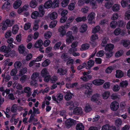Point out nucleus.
I'll return each mask as SVG.
<instances>
[{"instance_id": "nucleus-1", "label": "nucleus", "mask_w": 130, "mask_h": 130, "mask_svg": "<svg viewBox=\"0 0 130 130\" xmlns=\"http://www.w3.org/2000/svg\"><path fill=\"white\" fill-rule=\"evenodd\" d=\"M12 44H8L7 46L3 45L1 46L0 48V52L4 53H9L11 50L12 48L10 46L12 47Z\"/></svg>"}, {"instance_id": "nucleus-2", "label": "nucleus", "mask_w": 130, "mask_h": 130, "mask_svg": "<svg viewBox=\"0 0 130 130\" xmlns=\"http://www.w3.org/2000/svg\"><path fill=\"white\" fill-rule=\"evenodd\" d=\"M67 38L66 39V42L67 43L69 44L72 42L74 39V37L72 35V32L70 31H68L66 34Z\"/></svg>"}, {"instance_id": "nucleus-3", "label": "nucleus", "mask_w": 130, "mask_h": 130, "mask_svg": "<svg viewBox=\"0 0 130 130\" xmlns=\"http://www.w3.org/2000/svg\"><path fill=\"white\" fill-rule=\"evenodd\" d=\"M75 121V120L69 118L66 121L65 125L67 128H69L72 125H74Z\"/></svg>"}, {"instance_id": "nucleus-4", "label": "nucleus", "mask_w": 130, "mask_h": 130, "mask_svg": "<svg viewBox=\"0 0 130 130\" xmlns=\"http://www.w3.org/2000/svg\"><path fill=\"white\" fill-rule=\"evenodd\" d=\"M110 107L112 110L116 111L119 107V104L116 101L113 102L111 103Z\"/></svg>"}, {"instance_id": "nucleus-5", "label": "nucleus", "mask_w": 130, "mask_h": 130, "mask_svg": "<svg viewBox=\"0 0 130 130\" xmlns=\"http://www.w3.org/2000/svg\"><path fill=\"white\" fill-rule=\"evenodd\" d=\"M25 48L24 45L22 44L20 45L18 47V50L20 53L23 54L25 55L27 54V53L25 52Z\"/></svg>"}, {"instance_id": "nucleus-6", "label": "nucleus", "mask_w": 130, "mask_h": 130, "mask_svg": "<svg viewBox=\"0 0 130 130\" xmlns=\"http://www.w3.org/2000/svg\"><path fill=\"white\" fill-rule=\"evenodd\" d=\"M68 71L67 69H63L62 68H60L57 71V73L59 74L60 75L62 76L66 74Z\"/></svg>"}, {"instance_id": "nucleus-7", "label": "nucleus", "mask_w": 130, "mask_h": 130, "mask_svg": "<svg viewBox=\"0 0 130 130\" xmlns=\"http://www.w3.org/2000/svg\"><path fill=\"white\" fill-rule=\"evenodd\" d=\"M100 94L96 93L94 94L91 98V100L92 102H97L99 101V99Z\"/></svg>"}, {"instance_id": "nucleus-8", "label": "nucleus", "mask_w": 130, "mask_h": 130, "mask_svg": "<svg viewBox=\"0 0 130 130\" xmlns=\"http://www.w3.org/2000/svg\"><path fill=\"white\" fill-rule=\"evenodd\" d=\"M104 80L101 79H96L93 80L92 83L96 85H100L103 84L104 83Z\"/></svg>"}, {"instance_id": "nucleus-9", "label": "nucleus", "mask_w": 130, "mask_h": 130, "mask_svg": "<svg viewBox=\"0 0 130 130\" xmlns=\"http://www.w3.org/2000/svg\"><path fill=\"white\" fill-rule=\"evenodd\" d=\"M73 113L74 114L76 115L82 114V109L81 108L77 107L74 109Z\"/></svg>"}, {"instance_id": "nucleus-10", "label": "nucleus", "mask_w": 130, "mask_h": 130, "mask_svg": "<svg viewBox=\"0 0 130 130\" xmlns=\"http://www.w3.org/2000/svg\"><path fill=\"white\" fill-rule=\"evenodd\" d=\"M95 14L94 13L91 12L89 14L87 17L89 22L91 24H92L94 22H92V21L94 18Z\"/></svg>"}, {"instance_id": "nucleus-11", "label": "nucleus", "mask_w": 130, "mask_h": 130, "mask_svg": "<svg viewBox=\"0 0 130 130\" xmlns=\"http://www.w3.org/2000/svg\"><path fill=\"white\" fill-rule=\"evenodd\" d=\"M114 47V45L112 44H108L106 45L105 47V50L106 51H108V52L112 51Z\"/></svg>"}, {"instance_id": "nucleus-12", "label": "nucleus", "mask_w": 130, "mask_h": 130, "mask_svg": "<svg viewBox=\"0 0 130 130\" xmlns=\"http://www.w3.org/2000/svg\"><path fill=\"white\" fill-rule=\"evenodd\" d=\"M22 3L21 0L16 1L13 4V7L14 9H17L21 5Z\"/></svg>"}, {"instance_id": "nucleus-13", "label": "nucleus", "mask_w": 130, "mask_h": 130, "mask_svg": "<svg viewBox=\"0 0 130 130\" xmlns=\"http://www.w3.org/2000/svg\"><path fill=\"white\" fill-rule=\"evenodd\" d=\"M41 15L40 14V13L37 11H34L32 13L31 18L33 19H36L38 17H42Z\"/></svg>"}, {"instance_id": "nucleus-14", "label": "nucleus", "mask_w": 130, "mask_h": 130, "mask_svg": "<svg viewBox=\"0 0 130 130\" xmlns=\"http://www.w3.org/2000/svg\"><path fill=\"white\" fill-rule=\"evenodd\" d=\"M58 31L60 32V36L63 37L66 34V30L62 26L60 27L58 30Z\"/></svg>"}, {"instance_id": "nucleus-15", "label": "nucleus", "mask_w": 130, "mask_h": 130, "mask_svg": "<svg viewBox=\"0 0 130 130\" xmlns=\"http://www.w3.org/2000/svg\"><path fill=\"white\" fill-rule=\"evenodd\" d=\"M43 44L42 41L41 39L39 40L36 42L34 46L35 47L38 48L42 47Z\"/></svg>"}, {"instance_id": "nucleus-16", "label": "nucleus", "mask_w": 130, "mask_h": 130, "mask_svg": "<svg viewBox=\"0 0 130 130\" xmlns=\"http://www.w3.org/2000/svg\"><path fill=\"white\" fill-rule=\"evenodd\" d=\"M73 94L70 91L67 92L64 96V99L67 101H69L72 98Z\"/></svg>"}, {"instance_id": "nucleus-17", "label": "nucleus", "mask_w": 130, "mask_h": 130, "mask_svg": "<svg viewBox=\"0 0 130 130\" xmlns=\"http://www.w3.org/2000/svg\"><path fill=\"white\" fill-rule=\"evenodd\" d=\"M121 44L124 47H126L130 44V41L128 40H122L121 41Z\"/></svg>"}, {"instance_id": "nucleus-18", "label": "nucleus", "mask_w": 130, "mask_h": 130, "mask_svg": "<svg viewBox=\"0 0 130 130\" xmlns=\"http://www.w3.org/2000/svg\"><path fill=\"white\" fill-rule=\"evenodd\" d=\"M124 73L121 70H118L116 71V76L118 78H120L122 77Z\"/></svg>"}, {"instance_id": "nucleus-19", "label": "nucleus", "mask_w": 130, "mask_h": 130, "mask_svg": "<svg viewBox=\"0 0 130 130\" xmlns=\"http://www.w3.org/2000/svg\"><path fill=\"white\" fill-rule=\"evenodd\" d=\"M59 13H60L62 16L66 17V15L68 13V11L66 10H63L62 9H60L58 11Z\"/></svg>"}, {"instance_id": "nucleus-20", "label": "nucleus", "mask_w": 130, "mask_h": 130, "mask_svg": "<svg viewBox=\"0 0 130 130\" xmlns=\"http://www.w3.org/2000/svg\"><path fill=\"white\" fill-rule=\"evenodd\" d=\"M4 22L8 27H10L14 24V21L13 20H10L9 19H7Z\"/></svg>"}, {"instance_id": "nucleus-21", "label": "nucleus", "mask_w": 130, "mask_h": 130, "mask_svg": "<svg viewBox=\"0 0 130 130\" xmlns=\"http://www.w3.org/2000/svg\"><path fill=\"white\" fill-rule=\"evenodd\" d=\"M88 26L86 24H84L80 27V31L81 32H85L87 30Z\"/></svg>"}, {"instance_id": "nucleus-22", "label": "nucleus", "mask_w": 130, "mask_h": 130, "mask_svg": "<svg viewBox=\"0 0 130 130\" xmlns=\"http://www.w3.org/2000/svg\"><path fill=\"white\" fill-rule=\"evenodd\" d=\"M44 6L43 5H40L38 8V9L40 14L42 16H43L45 13L44 11Z\"/></svg>"}, {"instance_id": "nucleus-23", "label": "nucleus", "mask_w": 130, "mask_h": 130, "mask_svg": "<svg viewBox=\"0 0 130 130\" xmlns=\"http://www.w3.org/2000/svg\"><path fill=\"white\" fill-rule=\"evenodd\" d=\"M30 7L33 8H35L37 5V3L36 0H32L30 4Z\"/></svg>"}, {"instance_id": "nucleus-24", "label": "nucleus", "mask_w": 130, "mask_h": 130, "mask_svg": "<svg viewBox=\"0 0 130 130\" xmlns=\"http://www.w3.org/2000/svg\"><path fill=\"white\" fill-rule=\"evenodd\" d=\"M90 47L88 43L83 44L81 46L80 50L81 51H84L88 49Z\"/></svg>"}, {"instance_id": "nucleus-25", "label": "nucleus", "mask_w": 130, "mask_h": 130, "mask_svg": "<svg viewBox=\"0 0 130 130\" xmlns=\"http://www.w3.org/2000/svg\"><path fill=\"white\" fill-rule=\"evenodd\" d=\"M52 2L48 1L46 2L44 5V7L45 8H49L52 7Z\"/></svg>"}, {"instance_id": "nucleus-26", "label": "nucleus", "mask_w": 130, "mask_h": 130, "mask_svg": "<svg viewBox=\"0 0 130 130\" xmlns=\"http://www.w3.org/2000/svg\"><path fill=\"white\" fill-rule=\"evenodd\" d=\"M59 1L58 0H54L52 3V7L55 8L59 6Z\"/></svg>"}, {"instance_id": "nucleus-27", "label": "nucleus", "mask_w": 130, "mask_h": 130, "mask_svg": "<svg viewBox=\"0 0 130 130\" xmlns=\"http://www.w3.org/2000/svg\"><path fill=\"white\" fill-rule=\"evenodd\" d=\"M76 21L77 22H81L82 21H85L87 20L86 17L83 16L82 17H78L75 19Z\"/></svg>"}, {"instance_id": "nucleus-28", "label": "nucleus", "mask_w": 130, "mask_h": 130, "mask_svg": "<svg viewBox=\"0 0 130 130\" xmlns=\"http://www.w3.org/2000/svg\"><path fill=\"white\" fill-rule=\"evenodd\" d=\"M58 14L57 13L54 12H52L50 15V18L51 20H54L56 19L57 17Z\"/></svg>"}, {"instance_id": "nucleus-29", "label": "nucleus", "mask_w": 130, "mask_h": 130, "mask_svg": "<svg viewBox=\"0 0 130 130\" xmlns=\"http://www.w3.org/2000/svg\"><path fill=\"white\" fill-rule=\"evenodd\" d=\"M84 127L82 123L78 124L76 126V130H84Z\"/></svg>"}, {"instance_id": "nucleus-30", "label": "nucleus", "mask_w": 130, "mask_h": 130, "mask_svg": "<svg viewBox=\"0 0 130 130\" xmlns=\"http://www.w3.org/2000/svg\"><path fill=\"white\" fill-rule=\"evenodd\" d=\"M48 72L47 71V70L46 68H44L43 69L41 73V76L43 77L48 75Z\"/></svg>"}, {"instance_id": "nucleus-31", "label": "nucleus", "mask_w": 130, "mask_h": 130, "mask_svg": "<svg viewBox=\"0 0 130 130\" xmlns=\"http://www.w3.org/2000/svg\"><path fill=\"white\" fill-rule=\"evenodd\" d=\"M108 40V38L107 37H104L103 38L102 42L101 43V45L102 46L104 47L107 44V41Z\"/></svg>"}, {"instance_id": "nucleus-32", "label": "nucleus", "mask_w": 130, "mask_h": 130, "mask_svg": "<svg viewBox=\"0 0 130 130\" xmlns=\"http://www.w3.org/2000/svg\"><path fill=\"white\" fill-rule=\"evenodd\" d=\"M19 29V27L17 25H15L13 26L12 29V32L14 34H16Z\"/></svg>"}, {"instance_id": "nucleus-33", "label": "nucleus", "mask_w": 130, "mask_h": 130, "mask_svg": "<svg viewBox=\"0 0 130 130\" xmlns=\"http://www.w3.org/2000/svg\"><path fill=\"white\" fill-rule=\"evenodd\" d=\"M110 93L109 91H105L102 94V97L104 99H107L109 96Z\"/></svg>"}, {"instance_id": "nucleus-34", "label": "nucleus", "mask_w": 130, "mask_h": 130, "mask_svg": "<svg viewBox=\"0 0 130 130\" xmlns=\"http://www.w3.org/2000/svg\"><path fill=\"white\" fill-rule=\"evenodd\" d=\"M120 9V6L118 4H116L114 5L112 7V10L115 12H116L118 11Z\"/></svg>"}, {"instance_id": "nucleus-35", "label": "nucleus", "mask_w": 130, "mask_h": 130, "mask_svg": "<svg viewBox=\"0 0 130 130\" xmlns=\"http://www.w3.org/2000/svg\"><path fill=\"white\" fill-rule=\"evenodd\" d=\"M124 53L123 51L122 50H120L117 52L115 54V56L117 58L122 56Z\"/></svg>"}, {"instance_id": "nucleus-36", "label": "nucleus", "mask_w": 130, "mask_h": 130, "mask_svg": "<svg viewBox=\"0 0 130 130\" xmlns=\"http://www.w3.org/2000/svg\"><path fill=\"white\" fill-rule=\"evenodd\" d=\"M61 57L62 59H64V61L65 62H67L69 59L68 55L66 53H63L61 55Z\"/></svg>"}, {"instance_id": "nucleus-37", "label": "nucleus", "mask_w": 130, "mask_h": 130, "mask_svg": "<svg viewBox=\"0 0 130 130\" xmlns=\"http://www.w3.org/2000/svg\"><path fill=\"white\" fill-rule=\"evenodd\" d=\"M58 80L57 77L55 76L54 75L50 78V82L51 83L54 84Z\"/></svg>"}, {"instance_id": "nucleus-38", "label": "nucleus", "mask_w": 130, "mask_h": 130, "mask_svg": "<svg viewBox=\"0 0 130 130\" xmlns=\"http://www.w3.org/2000/svg\"><path fill=\"white\" fill-rule=\"evenodd\" d=\"M70 0H63L61 3V6L63 7H65L67 6Z\"/></svg>"}, {"instance_id": "nucleus-39", "label": "nucleus", "mask_w": 130, "mask_h": 130, "mask_svg": "<svg viewBox=\"0 0 130 130\" xmlns=\"http://www.w3.org/2000/svg\"><path fill=\"white\" fill-rule=\"evenodd\" d=\"M50 62V61L49 59H46L42 63V65L43 67L47 66L49 64Z\"/></svg>"}, {"instance_id": "nucleus-40", "label": "nucleus", "mask_w": 130, "mask_h": 130, "mask_svg": "<svg viewBox=\"0 0 130 130\" xmlns=\"http://www.w3.org/2000/svg\"><path fill=\"white\" fill-rule=\"evenodd\" d=\"M125 19L128 20L130 19V10L127 11L125 14Z\"/></svg>"}, {"instance_id": "nucleus-41", "label": "nucleus", "mask_w": 130, "mask_h": 130, "mask_svg": "<svg viewBox=\"0 0 130 130\" xmlns=\"http://www.w3.org/2000/svg\"><path fill=\"white\" fill-rule=\"evenodd\" d=\"M27 69L26 67H24L21 69L20 71L19 75L21 76L25 73L27 71Z\"/></svg>"}, {"instance_id": "nucleus-42", "label": "nucleus", "mask_w": 130, "mask_h": 130, "mask_svg": "<svg viewBox=\"0 0 130 130\" xmlns=\"http://www.w3.org/2000/svg\"><path fill=\"white\" fill-rule=\"evenodd\" d=\"M117 25V22L115 21H112L110 23V26L112 28H115Z\"/></svg>"}, {"instance_id": "nucleus-43", "label": "nucleus", "mask_w": 130, "mask_h": 130, "mask_svg": "<svg viewBox=\"0 0 130 130\" xmlns=\"http://www.w3.org/2000/svg\"><path fill=\"white\" fill-rule=\"evenodd\" d=\"M57 24V21L56 20H54L51 21L49 25V27L51 28H52L55 27Z\"/></svg>"}, {"instance_id": "nucleus-44", "label": "nucleus", "mask_w": 130, "mask_h": 130, "mask_svg": "<svg viewBox=\"0 0 130 130\" xmlns=\"http://www.w3.org/2000/svg\"><path fill=\"white\" fill-rule=\"evenodd\" d=\"M100 26L98 25L92 29V32L93 33L95 34L100 30Z\"/></svg>"}, {"instance_id": "nucleus-45", "label": "nucleus", "mask_w": 130, "mask_h": 130, "mask_svg": "<svg viewBox=\"0 0 130 130\" xmlns=\"http://www.w3.org/2000/svg\"><path fill=\"white\" fill-rule=\"evenodd\" d=\"M84 110L86 112H88L92 110V108L89 105H87L85 106Z\"/></svg>"}, {"instance_id": "nucleus-46", "label": "nucleus", "mask_w": 130, "mask_h": 130, "mask_svg": "<svg viewBox=\"0 0 130 130\" xmlns=\"http://www.w3.org/2000/svg\"><path fill=\"white\" fill-rule=\"evenodd\" d=\"M128 85V82L126 80L123 81L120 83V86L121 87H126Z\"/></svg>"}, {"instance_id": "nucleus-47", "label": "nucleus", "mask_w": 130, "mask_h": 130, "mask_svg": "<svg viewBox=\"0 0 130 130\" xmlns=\"http://www.w3.org/2000/svg\"><path fill=\"white\" fill-rule=\"evenodd\" d=\"M22 65L21 63L19 61H17L14 64V67L15 69L19 68H20Z\"/></svg>"}, {"instance_id": "nucleus-48", "label": "nucleus", "mask_w": 130, "mask_h": 130, "mask_svg": "<svg viewBox=\"0 0 130 130\" xmlns=\"http://www.w3.org/2000/svg\"><path fill=\"white\" fill-rule=\"evenodd\" d=\"M128 3V0H122L121 2V4L123 7H125L127 5Z\"/></svg>"}, {"instance_id": "nucleus-49", "label": "nucleus", "mask_w": 130, "mask_h": 130, "mask_svg": "<svg viewBox=\"0 0 130 130\" xmlns=\"http://www.w3.org/2000/svg\"><path fill=\"white\" fill-rule=\"evenodd\" d=\"M14 40L12 38H9L7 40V42L9 44H12V47L10 46V47H11L12 48H13L14 47V45H13L12 44V43L13 42Z\"/></svg>"}, {"instance_id": "nucleus-50", "label": "nucleus", "mask_w": 130, "mask_h": 130, "mask_svg": "<svg viewBox=\"0 0 130 130\" xmlns=\"http://www.w3.org/2000/svg\"><path fill=\"white\" fill-rule=\"evenodd\" d=\"M122 123V121L121 119L119 118L116 119L115 122V125L117 126H119Z\"/></svg>"}, {"instance_id": "nucleus-51", "label": "nucleus", "mask_w": 130, "mask_h": 130, "mask_svg": "<svg viewBox=\"0 0 130 130\" xmlns=\"http://www.w3.org/2000/svg\"><path fill=\"white\" fill-rule=\"evenodd\" d=\"M75 4L73 3H70L68 6V9L70 10H72L74 8Z\"/></svg>"}, {"instance_id": "nucleus-52", "label": "nucleus", "mask_w": 130, "mask_h": 130, "mask_svg": "<svg viewBox=\"0 0 130 130\" xmlns=\"http://www.w3.org/2000/svg\"><path fill=\"white\" fill-rule=\"evenodd\" d=\"M98 35L97 34H94L92 35L91 37V40L92 42H94L95 40L98 39Z\"/></svg>"}, {"instance_id": "nucleus-53", "label": "nucleus", "mask_w": 130, "mask_h": 130, "mask_svg": "<svg viewBox=\"0 0 130 130\" xmlns=\"http://www.w3.org/2000/svg\"><path fill=\"white\" fill-rule=\"evenodd\" d=\"M66 111L63 110L60 111V115L63 117V119H66L67 116L66 115Z\"/></svg>"}, {"instance_id": "nucleus-54", "label": "nucleus", "mask_w": 130, "mask_h": 130, "mask_svg": "<svg viewBox=\"0 0 130 130\" xmlns=\"http://www.w3.org/2000/svg\"><path fill=\"white\" fill-rule=\"evenodd\" d=\"M31 26V24L30 23H26L25 24L24 27V29L25 30H26L30 28Z\"/></svg>"}, {"instance_id": "nucleus-55", "label": "nucleus", "mask_w": 130, "mask_h": 130, "mask_svg": "<svg viewBox=\"0 0 130 130\" xmlns=\"http://www.w3.org/2000/svg\"><path fill=\"white\" fill-rule=\"evenodd\" d=\"M12 34V32L11 30L8 31L5 34V37L6 38H8L10 37Z\"/></svg>"}, {"instance_id": "nucleus-56", "label": "nucleus", "mask_w": 130, "mask_h": 130, "mask_svg": "<svg viewBox=\"0 0 130 130\" xmlns=\"http://www.w3.org/2000/svg\"><path fill=\"white\" fill-rule=\"evenodd\" d=\"M39 73L36 72L32 74L31 77V79H36L39 76Z\"/></svg>"}, {"instance_id": "nucleus-57", "label": "nucleus", "mask_w": 130, "mask_h": 130, "mask_svg": "<svg viewBox=\"0 0 130 130\" xmlns=\"http://www.w3.org/2000/svg\"><path fill=\"white\" fill-rule=\"evenodd\" d=\"M104 54V52L103 50H101L99 51L96 54V56L98 57H101Z\"/></svg>"}, {"instance_id": "nucleus-58", "label": "nucleus", "mask_w": 130, "mask_h": 130, "mask_svg": "<svg viewBox=\"0 0 130 130\" xmlns=\"http://www.w3.org/2000/svg\"><path fill=\"white\" fill-rule=\"evenodd\" d=\"M61 42H59L56 43L54 45V48L55 50L59 49L61 45Z\"/></svg>"}, {"instance_id": "nucleus-59", "label": "nucleus", "mask_w": 130, "mask_h": 130, "mask_svg": "<svg viewBox=\"0 0 130 130\" xmlns=\"http://www.w3.org/2000/svg\"><path fill=\"white\" fill-rule=\"evenodd\" d=\"M17 108L16 105L14 104L12 106L11 110L12 112L15 113L17 111Z\"/></svg>"}, {"instance_id": "nucleus-60", "label": "nucleus", "mask_w": 130, "mask_h": 130, "mask_svg": "<svg viewBox=\"0 0 130 130\" xmlns=\"http://www.w3.org/2000/svg\"><path fill=\"white\" fill-rule=\"evenodd\" d=\"M113 69L112 66L108 67L105 70V72L107 73H110L112 72Z\"/></svg>"}, {"instance_id": "nucleus-61", "label": "nucleus", "mask_w": 130, "mask_h": 130, "mask_svg": "<svg viewBox=\"0 0 130 130\" xmlns=\"http://www.w3.org/2000/svg\"><path fill=\"white\" fill-rule=\"evenodd\" d=\"M117 25L119 27H122L124 24V22L123 21L120 20L117 22Z\"/></svg>"}, {"instance_id": "nucleus-62", "label": "nucleus", "mask_w": 130, "mask_h": 130, "mask_svg": "<svg viewBox=\"0 0 130 130\" xmlns=\"http://www.w3.org/2000/svg\"><path fill=\"white\" fill-rule=\"evenodd\" d=\"M52 33L51 32H48L46 33H45L44 35L45 38L46 39L50 38L51 37Z\"/></svg>"}, {"instance_id": "nucleus-63", "label": "nucleus", "mask_w": 130, "mask_h": 130, "mask_svg": "<svg viewBox=\"0 0 130 130\" xmlns=\"http://www.w3.org/2000/svg\"><path fill=\"white\" fill-rule=\"evenodd\" d=\"M121 32V30L120 28H117L114 30V34L116 35H119Z\"/></svg>"}, {"instance_id": "nucleus-64", "label": "nucleus", "mask_w": 130, "mask_h": 130, "mask_svg": "<svg viewBox=\"0 0 130 130\" xmlns=\"http://www.w3.org/2000/svg\"><path fill=\"white\" fill-rule=\"evenodd\" d=\"M109 125L108 124H106L102 127L101 130H109Z\"/></svg>"}]
</instances>
